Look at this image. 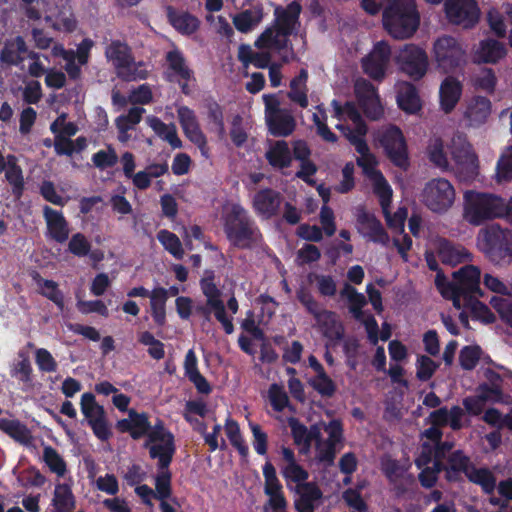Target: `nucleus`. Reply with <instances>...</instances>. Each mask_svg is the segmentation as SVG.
<instances>
[{"label": "nucleus", "instance_id": "1", "mask_svg": "<svg viewBox=\"0 0 512 512\" xmlns=\"http://www.w3.org/2000/svg\"><path fill=\"white\" fill-rule=\"evenodd\" d=\"M202 294L206 297L205 303H197L192 306V299L187 296H179L175 300L176 311L183 320H188L192 315V309L196 315L203 318L205 322L211 321V315L214 314L216 320L222 325L226 334L234 332L232 317L226 312V306L222 300V292L215 284V272L205 270L204 276L199 282Z\"/></svg>", "mask_w": 512, "mask_h": 512}, {"label": "nucleus", "instance_id": "2", "mask_svg": "<svg viewBox=\"0 0 512 512\" xmlns=\"http://www.w3.org/2000/svg\"><path fill=\"white\" fill-rule=\"evenodd\" d=\"M222 223L227 240L236 248L251 249L262 238L255 220L239 203L224 209Z\"/></svg>", "mask_w": 512, "mask_h": 512}, {"label": "nucleus", "instance_id": "3", "mask_svg": "<svg viewBox=\"0 0 512 512\" xmlns=\"http://www.w3.org/2000/svg\"><path fill=\"white\" fill-rule=\"evenodd\" d=\"M505 216L512 225V197L504 199L490 193L468 190L464 193V218L472 225Z\"/></svg>", "mask_w": 512, "mask_h": 512}, {"label": "nucleus", "instance_id": "4", "mask_svg": "<svg viewBox=\"0 0 512 512\" xmlns=\"http://www.w3.org/2000/svg\"><path fill=\"white\" fill-rule=\"evenodd\" d=\"M383 25L395 39L412 37L420 25V13L415 0H391L383 10Z\"/></svg>", "mask_w": 512, "mask_h": 512}, {"label": "nucleus", "instance_id": "5", "mask_svg": "<svg viewBox=\"0 0 512 512\" xmlns=\"http://www.w3.org/2000/svg\"><path fill=\"white\" fill-rule=\"evenodd\" d=\"M105 57L112 63L116 75L125 82L145 80L149 76L147 64L135 61L130 46L120 40H112L105 49Z\"/></svg>", "mask_w": 512, "mask_h": 512}, {"label": "nucleus", "instance_id": "6", "mask_svg": "<svg viewBox=\"0 0 512 512\" xmlns=\"http://www.w3.org/2000/svg\"><path fill=\"white\" fill-rule=\"evenodd\" d=\"M484 253L489 259L500 264L512 259V231L499 224H491L479 234Z\"/></svg>", "mask_w": 512, "mask_h": 512}, {"label": "nucleus", "instance_id": "7", "mask_svg": "<svg viewBox=\"0 0 512 512\" xmlns=\"http://www.w3.org/2000/svg\"><path fill=\"white\" fill-rule=\"evenodd\" d=\"M437 67L443 73H453L466 64V50L453 36L439 37L433 45Z\"/></svg>", "mask_w": 512, "mask_h": 512}, {"label": "nucleus", "instance_id": "8", "mask_svg": "<svg viewBox=\"0 0 512 512\" xmlns=\"http://www.w3.org/2000/svg\"><path fill=\"white\" fill-rule=\"evenodd\" d=\"M144 447L149 450L150 458L160 460L161 465L172 462L176 452L175 437L161 419L151 425Z\"/></svg>", "mask_w": 512, "mask_h": 512}, {"label": "nucleus", "instance_id": "9", "mask_svg": "<svg viewBox=\"0 0 512 512\" xmlns=\"http://www.w3.org/2000/svg\"><path fill=\"white\" fill-rule=\"evenodd\" d=\"M423 203L435 213L446 212L454 203L455 190L445 178H434L425 184L422 192Z\"/></svg>", "mask_w": 512, "mask_h": 512}, {"label": "nucleus", "instance_id": "10", "mask_svg": "<svg viewBox=\"0 0 512 512\" xmlns=\"http://www.w3.org/2000/svg\"><path fill=\"white\" fill-rule=\"evenodd\" d=\"M80 409L94 435L101 441H108L113 434L107 421L106 411L97 403L93 393L82 394Z\"/></svg>", "mask_w": 512, "mask_h": 512}, {"label": "nucleus", "instance_id": "11", "mask_svg": "<svg viewBox=\"0 0 512 512\" xmlns=\"http://www.w3.org/2000/svg\"><path fill=\"white\" fill-rule=\"evenodd\" d=\"M375 137L395 166L403 170L409 168L407 143L402 130H377Z\"/></svg>", "mask_w": 512, "mask_h": 512}, {"label": "nucleus", "instance_id": "12", "mask_svg": "<svg viewBox=\"0 0 512 512\" xmlns=\"http://www.w3.org/2000/svg\"><path fill=\"white\" fill-rule=\"evenodd\" d=\"M400 70L414 81L422 79L428 70L426 52L414 45L406 44L396 57Z\"/></svg>", "mask_w": 512, "mask_h": 512}, {"label": "nucleus", "instance_id": "13", "mask_svg": "<svg viewBox=\"0 0 512 512\" xmlns=\"http://www.w3.org/2000/svg\"><path fill=\"white\" fill-rule=\"evenodd\" d=\"M444 12L450 23L466 29L474 27L480 17L476 0H446Z\"/></svg>", "mask_w": 512, "mask_h": 512}, {"label": "nucleus", "instance_id": "14", "mask_svg": "<svg viewBox=\"0 0 512 512\" xmlns=\"http://www.w3.org/2000/svg\"><path fill=\"white\" fill-rule=\"evenodd\" d=\"M457 287V296L460 303L468 297H483L484 292L480 288L481 271L474 265H465L453 273Z\"/></svg>", "mask_w": 512, "mask_h": 512}, {"label": "nucleus", "instance_id": "15", "mask_svg": "<svg viewBox=\"0 0 512 512\" xmlns=\"http://www.w3.org/2000/svg\"><path fill=\"white\" fill-rule=\"evenodd\" d=\"M391 57V48L385 41L377 42L371 52L362 59L365 74L376 81H381L386 73Z\"/></svg>", "mask_w": 512, "mask_h": 512}, {"label": "nucleus", "instance_id": "16", "mask_svg": "<svg viewBox=\"0 0 512 512\" xmlns=\"http://www.w3.org/2000/svg\"><path fill=\"white\" fill-rule=\"evenodd\" d=\"M283 200L279 191L263 188L255 193L252 207L258 216L269 220L278 215Z\"/></svg>", "mask_w": 512, "mask_h": 512}, {"label": "nucleus", "instance_id": "17", "mask_svg": "<svg viewBox=\"0 0 512 512\" xmlns=\"http://www.w3.org/2000/svg\"><path fill=\"white\" fill-rule=\"evenodd\" d=\"M357 224L361 227L360 232L368 240L382 245L388 244L389 235L374 214L361 209L357 214Z\"/></svg>", "mask_w": 512, "mask_h": 512}, {"label": "nucleus", "instance_id": "18", "mask_svg": "<svg viewBox=\"0 0 512 512\" xmlns=\"http://www.w3.org/2000/svg\"><path fill=\"white\" fill-rule=\"evenodd\" d=\"M301 11L302 7L297 1H292L284 9H275L276 27L282 36L289 38V36L297 33Z\"/></svg>", "mask_w": 512, "mask_h": 512}, {"label": "nucleus", "instance_id": "19", "mask_svg": "<svg viewBox=\"0 0 512 512\" xmlns=\"http://www.w3.org/2000/svg\"><path fill=\"white\" fill-rule=\"evenodd\" d=\"M298 498L294 501L297 512L315 511L323 498V492L315 482H306L295 487Z\"/></svg>", "mask_w": 512, "mask_h": 512}, {"label": "nucleus", "instance_id": "20", "mask_svg": "<svg viewBox=\"0 0 512 512\" xmlns=\"http://www.w3.org/2000/svg\"><path fill=\"white\" fill-rule=\"evenodd\" d=\"M331 107L332 117L336 118L339 122L351 121L355 125L354 128H367L360 111L353 102L346 101L345 103H341L339 100L333 99L331 101ZM335 128L349 127L343 123H338L335 125Z\"/></svg>", "mask_w": 512, "mask_h": 512}, {"label": "nucleus", "instance_id": "21", "mask_svg": "<svg viewBox=\"0 0 512 512\" xmlns=\"http://www.w3.org/2000/svg\"><path fill=\"white\" fill-rule=\"evenodd\" d=\"M165 58L169 69L182 80V82L179 81L181 92L189 95L191 90L188 82L193 78V71L186 65L183 53L178 49H173L166 53Z\"/></svg>", "mask_w": 512, "mask_h": 512}, {"label": "nucleus", "instance_id": "22", "mask_svg": "<svg viewBox=\"0 0 512 512\" xmlns=\"http://www.w3.org/2000/svg\"><path fill=\"white\" fill-rule=\"evenodd\" d=\"M43 215L50 237L58 243H64L69 237V228L63 213L46 205Z\"/></svg>", "mask_w": 512, "mask_h": 512}, {"label": "nucleus", "instance_id": "23", "mask_svg": "<svg viewBox=\"0 0 512 512\" xmlns=\"http://www.w3.org/2000/svg\"><path fill=\"white\" fill-rule=\"evenodd\" d=\"M507 54L505 45L493 38H486L479 42L475 52V59L479 63L495 64Z\"/></svg>", "mask_w": 512, "mask_h": 512}, {"label": "nucleus", "instance_id": "24", "mask_svg": "<svg viewBox=\"0 0 512 512\" xmlns=\"http://www.w3.org/2000/svg\"><path fill=\"white\" fill-rule=\"evenodd\" d=\"M396 100L398 107L407 114H416L422 108L418 90L410 82H403L398 86Z\"/></svg>", "mask_w": 512, "mask_h": 512}, {"label": "nucleus", "instance_id": "25", "mask_svg": "<svg viewBox=\"0 0 512 512\" xmlns=\"http://www.w3.org/2000/svg\"><path fill=\"white\" fill-rule=\"evenodd\" d=\"M254 45L258 49H273L278 52L290 48L291 54L294 56L293 47L289 38L282 36L276 26L267 27L255 40Z\"/></svg>", "mask_w": 512, "mask_h": 512}, {"label": "nucleus", "instance_id": "26", "mask_svg": "<svg viewBox=\"0 0 512 512\" xmlns=\"http://www.w3.org/2000/svg\"><path fill=\"white\" fill-rule=\"evenodd\" d=\"M167 17L172 27L184 36H191L200 28L201 21L198 17L187 11L178 12L170 7Z\"/></svg>", "mask_w": 512, "mask_h": 512}, {"label": "nucleus", "instance_id": "27", "mask_svg": "<svg viewBox=\"0 0 512 512\" xmlns=\"http://www.w3.org/2000/svg\"><path fill=\"white\" fill-rule=\"evenodd\" d=\"M462 94V84L452 76L446 77L440 86V104L445 113H450L457 105Z\"/></svg>", "mask_w": 512, "mask_h": 512}, {"label": "nucleus", "instance_id": "28", "mask_svg": "<svg viewBox=\"0 0 512 512\" xmlns=\"http://www.w3.org/2000/svg\"><path fill=\"white\" fill-rule=\"evenodd\" d=\"M27 45L22 36L8 39L0 52V62L6 65H18L23 61L22 54L27 52Z\"/></svg>", "mask_w": 512, "mask_h": 512}, {"label": "nucleus", "instance_id": "29", "mask_svg": "<svg viewBox=\"0 0 512 512\" xmlns=\"http://www.w3.org/2000/svg\"><path fill=\"white\" fill-rule=\"evenodd\" d=\"M32 280L39 286V293L52 301L60 310L64 308V295L53 280L44 279L40 273L33 270L30 273Z\"/></svg>", "mask_w": 512, "mask_h": 512}, {"label": "nucleus", "instance_id": "30", "mask_svg": "<svg viewBox=\"0 0 512 512\" xmlns=\"http://www.w3.org/2000/svg\"><path fill=\"white\" fill-rule=\"evenodd\" d=\"M5 178L11 185L12 195L19 200L24 193L25 182L22 168L17 164V158L13 155L7 157V169L5 170Z\"/></svg>", "mask_w": 512, "mask_h": 512}, {"label": "nucleus", "instance_id": "31", "mask_svg": "<svg viewBox=\"0 0 512 512\" xmlns=\"http://www.w3.org/2000/svg\"><path fill=\"white\" fill-rule=\"evenodd\" d=\"M51 504L53 512H73L76 501L71 487L66 483L56 484Z\"/></svg>", "mask_w": 512, "mask_h": 512}, {"label": "nucleus", "instance_id": "32", "mask_svg": "<svg viewBox=\"0 0 512 512\" xmlns=\"http://www.w3.org/2000/svg\"><path fill=\"white\" fill-rule=\"evenodd\" d=\"M168 291L163 287H156L150 294L151 316L155 324L163 327L166 324V302Z\"/></svg>", "mask_w": 512, "mask_h": 512}, {"label": "nucleus", "instance_id": "33", "mask_svg": "<svg viewBox=\"0 0 512 512\" xmlns=\"http://www.w3.org/2000/svg\"><path fill=\"white\" fill-rule=\"evenodd\" d=\"M469 482L481 487L483 493L492 495L496 488V477L487 467L477 468L474 464L466 473Z\"/></svg>", "mask_w": 512, "mask_h": 512}, {"label": "nucleus", "instance_id": "34", "mask_svg": "<svg viewBox=\"0 0 512 512\" xmlns=\"http://www.w3.org/2000/svg\"><path fill=\"white\" fill-rule=\"evenodd\" d=\"M315 321L326 338L339 341L344 337V328L338 322L335 312L326 310Z\"/></svg>", "mask_w": 512, "mask_h": 512}, {"label": "nucleus", "instance_id": "35", "mask_svg": "<svg viewBox=\"0 0 512 512\" xmlns=\"http://www.w3.org/2000/svg\"><path fill=\"white\" fill-rule=\"evenodd\" d=\"M167 462L165 465L160 464V460L157 462V475L155 476V491L154 498L158 500H166L170 498L172 494V473L169 470L170 464Z\"/></svg>", "mask_w": 512, "mask_h": 512}, {"label": "nucleus", "instance_id": "36", "mask_svg": "<svg viewBox=\"0 0 512 512\" xmlns=\"http://www.w3.org/2000/svg\"><path fill=\"white\" fill-rule=\"evenodd\" d=\"M491 112V102L483 96L474 97L467 105L464 116L471 122L483 123Z\"/></svg>", "mask_w": 512, "mask_h": 512}, {"label": "nucleus", "instance_id": "37", "mask_svg": "<svg viewBox=\"0 0 512 512\" xmlns=\"http://www.w3.org/2000/svg\"><path fill=\"white\" fill-rule=\"evenodd\" d=\"M263 18V11L261 7L254 9H246L236 14L232 21L235 28L241 33H248L252 31Z\"/></svg>", "mask_w": 512, "mask_h": 512}, {"label": "nucleus", "instance_id": "38", "mask_svg": "<svg viewBox=\"0 0 512 512\" xmlns=\"http://www.w3.org/2000/svg\"><path fill=\"white\" fill-rule=\"evenodd\" d=\"M266 159L274 168L283 169L289 167L292 157L287 142L283 140L276 141L266 152Z\"/></svg>", "mask_w": 512, "mask_h": 512}, {"label": "nucleus", "instance_id": "39", "mask_svg": "<svg viewBox=\"0 0 512 512\" xmlns=\"http://www.w3.org/2000/svg\"><path fill=\"white\" fill-rule=\"evenodd\" d=\"M373 183V192L379 198V203L383 212L387 213L391 202L393 191L391 186L383 176L382 172H374V176L369 178Z\"/></svg>", "mask_w": 512, "mask_h": 512}, {"label": "nucleus", "instance_id": "40", "mask_svg": "<svg viewBox=\"0 0 512 512\" xmlns=\"http://www.w3.org/2000/svg\"><path fill=\"white\" fill-rule=\"evenodd\" d=\"M462 307L470 309L471 316L474 320H479L485 324H492L496 321V317L491 309L478 299V296L468 297L463 301Z\"/></svg>", "mask_w": 512, "mask_h": 512}, {"label": "nucleus", "instance_id": "41", "mask_svg": "<svg viewBox=\"0 0 512 512\" xmlns=\"http://www.w3.org/2000/svg\"><path fill=\"white\" fill-rule=\"evenodd\" d=\"M476 393H479L481 398L487 403L505 404L512 403V397L503 391V387L496 385H488V383H481L476 388Z\"/></svg>", "mask_w": 512, "mask_h": 512}, {"label": "nucleus", "instance_id": "42", "mask_svg": "<svg viewBox=\"0 0 512 512\" xmlns=\"http://www.w3.org/2000/svg\"><path fill=\"white\" fill-rule=\"evenodd\" d=\"M224 428L231 445L238 451L241 457H247L249 454V448L241 434L237 421L228 417L225 421Z\"/></svg>", "mask_w": 512, "mask_h": 512}, {"label": "nucleus", "instance_id": "43", "mask_svg": "<svg viewBox=\"0 0 512 512\" xmlns=\"http://www.w3.org/2000/svg\"><path fill=\"white\" fill-rule=\"evenodd\" d=\"M201 109V113L207 118L209 124L216 128H224L223 108L213 97L204 98Z\"/></svg>", "mask_w": 512, "mask_h": 512}, {"label": "nucleus", "instance_id": "44", "mask_svg": "<svg viewBox=\"0 0 512 512\" xmlns=\"http://www.w3.org/2000/svg\"><path fill=\"white\" fill-rule=\"evenodd\" d=\"M157 239L175 259H183L185 252L179 237L175 233L162 229L157 233Z\"/></svg>", "mask_w": 512, "mask_h": 512}, {"label": "nucleus", "instance_id": "45", "mask_svg": "<svg viewBox=\"0 0 512 512\" xmlns=\"http://www.w3.org/2000/svg\"><path fill=\"white\" fill-rule=\"evenodd\" d=\"M435 285L443 298L447 300H451L453 306L456 309H461L462 304L460 303V299L457 296V287L455 284V280L449 281L447 277L441 272L438 271L435 277Z\"/></svg>", "mask_w": 512, "mask_h": 512}, {"label": "nucleus", "instance_id": "46", "mask_svg": "<svg viewBox=\"0 0 512 512\" xmlns=\"http://www.w3.org/2000/svg\"><path fill=\"white\" fill-rule=\"evenodd\" d=\"M128 416L132 418L133 423L131 438L134 440H139L144 436L148 438L149 430L151 428L148 415L144 412L138 413L136 410L130 409L128 411Z\"/></svg>", "mask_w": 512, "mask_h": 512}, {"label": "nucleus", "instance_id": "47", "mask_svg": "<svg viewBox=\"0 0 512 512\" xmlns=\"http://www.w3.org/2000/svg\"><path fill=\"white\" fill-rule=\"evenodd\" d=\"M438 256L442 263L455 266L463 261V253L450 241L442 239L438 245Z\"/></svg>", "mask_w": 512, "mask_h": 512}, {"label": "nucleus", "instance_id": "48", "mask_svg": "<svg viewBox=\"0 0 512 512\" xmlns=\"http://www.w3.org/2000/svg\"><path fill=\"white\" fill-rule=\"evenodd\" d=\"M43 460L50 471L62 477L67 471V465L62 456L52 446H45L43 450Z\"/></svg>", "mask_w": 512, "mask_h": 512}, {"label": "nucleus", "instance_id": "49", "mask_svg": "<svg viewBox=\"0 0 512 512\" xmlns=\"http://www.w3.org/2000/svg\"><path fill=\"white\" fill-rule=\"evenodd\" d=\"M296 298L314 319L318 318L322 312L326 311L305 287H300L296 291Z\"/></svg>", "mask_w": 512, "mask_h": 512}, {"label": "nucleus", "instance_id": "50", "mask_svg": "<svg viewBox=\"0 0 512 512\" xmlns=\"http://www.w3.org/2000/svg\"><path fill=\"white\" fill-rule=\"evenodd\" d=\"M289 427L294 443L302 446L300 452L306 453L309 451L308 428L301 423L297 418L289 419Z\"/></svg>", "mask_w": 512, "mask_h": 512}, {"label": "nucleus", "instance_id": "51", "mask_svg": "<svg viewBox=\"0 0 512 512\" xmlns=\"http://www.w3.org/2000/svg\"><path fill=\"white\" fill-rule=\"evenodd\" d=\"M309 384L322 397L330 398L335 394L337 390L335 382L328 376L326 372L320 373V375H316L309 381Z\"/></svg>", "mask_w": 512, "mask_h": 512}, {"label": "nucleus", "instance_id": "52", "mask_svg": "<svg viewBox=\"0 0 512 512\" xmlns=\"http://www.w3.org/2000/svg\"><path fill=\"white\" fill-rule=\"evenodd\" d=\"M482 349L478 345L464 346L460 350L459 363L464 370H473L481 357Z\"/></svg>", "mask_w": 512, "mask_h": 512}, {"label": "nucleus", "instance_id": "53", "mask_svg": "<svg viewBox=\"0 0 512 512\" xmlns=\"http://www.w3.org/2000/svg\"><path fill=\"white\" fill-rule=\"evenodd\" d=\"M281 474L287 483L293 482L296 483V486L308 482L307 479L309 478L308 471L298 462L283 466Z\"/></svg>", "mask_w": 512, "mask_h": 512}, {"label": "nucleus", "instance_id": "54", "mask_svg": "<svg viewBox=\"0 0 512 512\" xmlns=\"http://www.w3.org/2000/svg\"><path fill=\"white\" fill-rule=\"evenodd\" d=\"M0 430L17 441H23L28 434L27 427L19 420L0 418Z\"/></svg>", "mask_w": 512, "mask_h": 512}, {"label": "nucleus", "instance_id": "55", "mask_svg": "<svg viewBox=\"0 0 512 512\" xmlns=\"http://www.w3.org/2000/svg\"><path fill=\"white\" fill-rule=\"evenodd\" d=\"M439 365L429 356L420 355L416 362V377L422 382H426L432 378Z\"/></svg>", "mask_w": 512, "mask_h": 512}, {"label": "nucleus", "instance_id": "56", "mask_svg": "<svg viewBox=\"0 0 512 512\" xmlns=\"http://www.w3.org/2000/svg\"><path fill=\"white\" fill-rule=\"evenodd\" d=\"M447 465L450 467V470L462 472L466 476V473L469 472L473 463L463 450L458 449L449 454L447 457Z\"/></svg>", "mask_w": 512, "mask_h": 512}, {"label": "nucleus", "instance_id": "57", "mask_svg": "<svg viewBox=\"0 0 512 512\" xmlns=\"http://www.w3.org/2000/svg\"><path fill=\"white\" fill-rule=\"evenodd\" d=\"M268 128H295L296 121L290 110L282 108L279 112L266 117Z\"/></svg>", "mask_w": 512, "mask_h": 512}, {"label": "nucleus", "instance_id": "58", "mask_svg": "<svg viewBox=\"0 0 512 512\" xmlns=\"http://www.w3.org/2000/svg\"><path fill=\"white\" fill-rule=\"evenodd\" d=\"M308 280L309 282H313L314 280L317 282V288L320 295L325 297L335 296L337 286L332 276L310 273L308 275Z\"/></svg>", "mask_w": 512, "mask_h": 512}, {"label": "nucleus", "instance_id": "59", "mask_svg": "<svg viewBox=\"0 0 512 512\" xmlns=\"http://www.w3.org/2000/svg\"><path fill=\"white\" fill-rule=\"evenodd\" d=\"M263 476L265 479L264 484V493L265 494H272L275 492L282 491V484L280 483L277 474L276 469L273 466V464L270 461H267L263 466Z\"/></svg>", "mask_w": 512, "mask_h": 512}, {"label": "nucleus", "instance_id": "60", "mask_svg": "<svg viewBox=\"0 0 512 512\" xmlns=\"http://www.w3.org/2000/svg\"><path fill=\"white\" fill-rule=\"evenodd\" d=\"M92 162L95 167L100 170H105L114 167L118 162V156L112 147L106 150H99L92 156Z\"/></svg>", "mask_w": 512, "mask_h": 512}, {"label": "nucleus", "instance_id": "61", "mask_svg": "<svg viewBox=\"0 0 512 512\" xmlns=\"http://www.w3.org/2000/svg\"><path fill=\"white\" fill-rule=\"evenodd\" d=\"M35 362L38 369L43 373L57 371L58 364L52 354L45 348H38L35 351Z\"/></svg>", "mask_w": 512, "mask_h": 512}, {"label": "nucleus", "instance_id": "62", "mask_svg": "<svg viewBox=\"0 0 512 512\" xmlns=\"http://www.w3.org/2000/svg\"><path fill=\"white\" fill-rule=\"evenodd\" d=\"M268 394L270 404L276 412H282L287 407L289 398L282 386L276 383L272 384L269 387Z\"/></svg>", "mask_w": 512, "mask_h": 512}, {"label": "nucleus", "instance_id": "63", "mask_svg": "<svg viewBox=\"0 0 512 512\" xmlns=\"http://www.w3.org/2000/svg\"><path fill=\"white\" fill-rule=\"evenodd\" d=\"M490 304L497 311L500 319L508 326L512 327V301L493 296L490 300Z\"/></svg>", "mask_w": 512, "mask_h": 512}, {"label": "nucleus", "instance_id": "64", "mask_svg": "<svg viewBox=\"0 0 512 512\" xmlns=\"http://www.w3.org/2000/svg\"><path fill=\"white\" fill-rule=\"evenodd\" d=\"M354 88L359 104L379 97L376 87L366 79H358Z\"/></svg>", "mask_w": 512, "mask_h": 512}]
</instances>
